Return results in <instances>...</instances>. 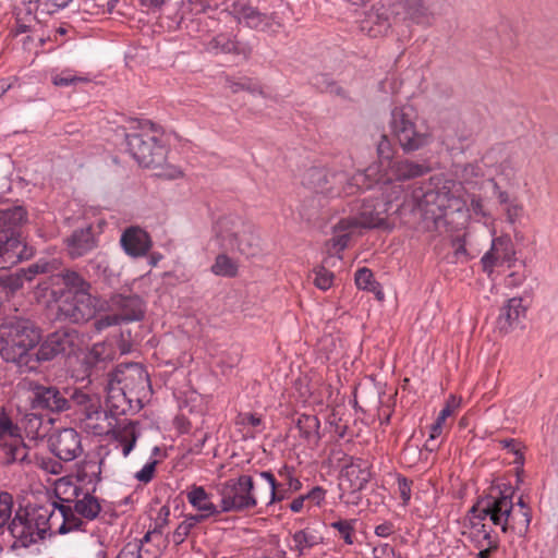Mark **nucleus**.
Here are the masks:
<instances>
[{"instance_id": "1", "label": "nucleus", "mask_w": 558, "mask_h": 558, "mask_svg": "<svg viewBox=\"0 0 558 558\" xmlns=\"http://www.w3.org/2000/svg\"><path fill=\"white\" fill-rule=\"evenodd\" d=\"M54 301H59V315L64 319L80 324L88 322L97 312L99 300L90 294V283L80 274L65 270L51 275L45 282Z\"/></svg>"}, {"instance_id": "2", "label": "nucleus", "mask_w": 558, "mask_h": 558, "mask_svg": "<svg viewBox=\"0 0 558 558\" xmlns=\"http://www.w3.org/2000/svg\"><path fill=\"white\" fill-rule=\"evenodd\" d=\"M512 508V499L508 496H487L480 499L463 519L462 536L474 547H484L487 541L494 537L484 520L489 517L493 524L500 526L502 532H507Z\"/></svg>"}, {"instance_id": "3", "label": "nucleus", "mask_w": 558, "mask_h": 558, "mask_svg": "<svg viewBox=\"0 0 558 558\" xmlns=\"http://www.w3.org/2000/svg\"><path fill=\"white\" fill-rule=\"evenodd\" d=\"M41 339L39 329L28 319L15 318L0 325V355L20 368H36L34 349Z\"/></svg>"}, {"instance_id": "4", "label": "nucleus", "mask_w": 558, "mask_h": 558, "mask_svg": "<svg viewBox=\"0 0 558 558\" xmlns=\"http://www.w3.org/2000/svg\"><path fill=\"white\" fill-rule=\"evenodd\" d=\"M374 174H376L375 167H368L347 178L345 173L339 169L314 166L303 172L301 184L315 194L335 198L353 195L372 187L368 179Z\"/></svg>"}, {"instance_id": "5", "label": "nucleus", "mask_w": 558, "mask_h": 558, "mask_svg": "<svg viewBox=\"0 0 558 558\" xmlns=\"http://www.w3.org/2000/svg\"><path fill=\"white\" fill-rule=\"evenodd\" d=\"M389 128L405 154L420 150L433 141L430 129L425 124H417V114L409 105L391 110Z\"/></svg>"}, {"instance_id": "6", "label": "nucleus", "mask_w": 558, "mask_h": 558, "mask_svg": "<svg viewBox=\"0 0 558 558\" xmlns=\"http://www.w3.org/2000/svg\"><path fill=\"white\" fill-rule=\"evenodd\" d=\"M215 232L226 250L236 251L247 257L256 256L260 252L259 235L240 216L227 215L219 218Z\"/></svg>"}, {"instance_id": "7", "label": "nucleus", "mask_w": 558, "mask_h": 558, "mask_svg": "<svg viewBox=\"0 0 558 558\" xmlns=\"http://www.w3.org/2000/svg\"><path fill=\"white\" fill-rule=\"evenodd\" d=\"M461 190L459 183L446 180L442 185L425 192L418 201V207L434 220L458 214L464 222L468 219V208L461 197Z\"/></svg>"}, {"instance_id": "8", "label": "nucleus", "mask_w": 558, "mask_h": 558, "mask_svg": "<svg viewBox=\"0 0 558 558\" xmlns=\"http://www.w3.org/2000/svg\"><path fill=\"white\" fill-rule=\"evenodd\" d=\"M83 489L77 486L71 477L64 476L56 481L54 495L57 501L53 502L57 511L51 512L48 522L51 527L54 521L61 520L58 526L60 534H65L72 531L83 529V520L71 512V505L80 497Z\"/></svg>"}, {"instance_id": "9", "label": "nucleus", "mask_w": 558, "mask_h": 558, "mask_svg": "<svg viewBox=\"0 0 558 558\" xmlns=\"http://www.w3.org/2000/svg\"><path fill=\"white\" fill-rule=\"evenodd\" d=\"M402 192L401 185L392 186V194L387 201H363L357 214L353 218L341 219L335 227V231H349L352 228H385L387 226L388 209L393 199Z\"/></svg>"}, {"instance_id": "10", "label": "nucleus", "mask_w": 558, "mask_h": 558, "mask_svg": "<svg viewBox=\"0 0 558 558\" xmlns=\"http://www.w3.org/2000/svg\"><path fill=\"white\" fill-rule=\"evenodd\" d=\"M217 492L221 497L223 512L243 511L254 508L258 502V492H254V482L248 475H241L219 484Z\"/></svg>"}, {"instance_id": "11", "label": "nucleus", "mask_w": 558, "mask_h": 558, "mask_svg": "<svg viewBox=\"0 0 558 558\" xmlns=\"http://www.w3.org/2000/svg\"><path fill=\"white\" fill-rule=\"evenodd\" d=\"M130 154L144 168H158L166 161L167 149L149 132L126 134Z\"/></svg>"}, {"instance_id": "12", "label": "nucleus", "mask_w": 558, "mask_h": 558, "mask_svg": "<svg viewBox=\"0 0 558 558\" xmlns=\"http://www.w3.org/2000/svg\"><path fill=\"white\" fill-rule=\"evenodd\" d=\"M118 386H121L132 400L141 403L148 398L151 391L150 380L145 368L138 363L120 365L112 378Z\"/></svg>"}, {"instance_id": "13", "label": "nucleus", "mask_w": 558, "mask_h": 558, "mask_svg": "<svg viewBox=\"0 0 558 558\" xmlns=\"http://www.w3.org/2000/svg\"><path fill=\"white\" fill-rule=\"evenodd\" d=\"M39 526L34 515L20 509L8 525L10 535L14 538L13 548L28 547L45 537L46 526Z\"/></svg>"}, {"instance_id": "14", "label": "nucleus", "mask_w": 558, "mask_h": 558, "mask_svg": "<svg viewBox=\"0 0 558 558\" xmlns=\"http://www.w3.org/2000/svg\"><path fill=\"white\" fill-rule=\"evenodd\" d=\"M376 168V174L372 175L368 180L372 185L374 183L385 185H395L393 181H408L415 178H420L425 175L430 171V168L425 163H418L416 161L410 159H399L389 163V173H378V168Z\"/></svg>"}, {"instance_id": "15", "label": "nucleus", "mask_w": 558, "mask_h": 558, "mask_svg": "<svg viewBox=\"0 0 558 558\" xmlns=\"http://www.w3.org/2000/svg\"><path fill=\"white\" fill-rule=\"evenodd\" d=\"M78 342V335L75 331L59 330L51 333L35 352L36 365L40 361H50L60 354L74 353Z\"/></svg>"}, {"instance_id": "16", "label": "nucleus", "mask_w": 558, "mask_h": 558, "mask_svg": "<svg viewBox=\"0 0 558 558\" xmlns=\"http://www.w3.org/2000/svg\"><path fill=\"white\" fill-rule=\"evenodd\" d=\"M29 391V401L33 409L47 410L53 413L70 409V400L66 398L68 392L60 391L57 387L31 383Z\"/></svg>"}, {"instance_id": "17", "label": "nucleus", "mask_w": 558, "mask_h": 558, "mask_svg": "<svg viewBox=\"0 0 558 558\" xmlns=\"http://www.w3.org/2000/svg\"><path fill=\"white\" fill-rule=\"evenodd\" d=\"M515 250L509 235L493 239L492 246L481 259L483 270L490 275L495 267L514 260Z\"/></svg>"}, {"instance_id": "18", "label": "nucleus", "mask_w": 558, "mask_h": 558, "mask_svg": "<svg viewBox=\"0 0 558 558\" xmlns=\"http://www.w3.org/2000/svg\"><path fill=\"white\" fill-rule=\"evenodd\" d=\"M109 308L123 323L141 320L145 315L144 301L135 294H113L109 300Z\"/></svg>"}, {"instance_id": "19", "label": "nucleus", "mask_w": 558, "mask_h": 558, "mask_svg": "<svg viewBox=\"0 0 558 558\" xmlns=\"http://www.w3.org/2000/svg\"><path fill=\"white\" fill-rule=\"evenodd\" d=\"M51 451L63 461H72L82 452L81 437L73 428H64L50 439Z\"/></svg>"}, {"instance_id": "20", "label": "nucleus", "mask_w": 558, "mask_h": 558, "mask_svg": "<svg viewBox=\"0 0 558 558\" xmlns=\"http://www.w3.org/2000/svg\"><path fill=\"white\" fill-rule=\"evenodd\" d=\"M369 478L371 471L368 462L362 459H351L342 470L340 486L343 489L355 493L363 489Z\"/></svg>"}, {"instance_id": "21", "label": "nucleus", "mask_w": 558, "mask_h": 558, "mask_svg": "<svg viewBox=\"0 0 558 558\" xmlns=\"http://www.w3.org/2000/svg\"><path fill=\"white\" fill-rule=\"evenodd\" d=\"M112 416H109L106 411L101 410L100 400L95 399L84 410V417L82 418L83 428L93 435L101 436L107 435L112 429Z\"/></svg>"}, {"instance_id": "22", "label": "nucleus", "mask_w": 558, "mask_h": 558, "mask_svg": "<svg viewBox=\"0 0 558 558\" xmlns=\"http://www.w3.org/2000/svg\"><path fill=\"white\" fill-rule=\"evenodd\" d=\"M124 252L134 258L145 256L151 248L153 241L149 234L140 227L126 228L120 239Z\"/></svg>"}, {"instance_id": "23", "label": "nucleus", "mask_w": 558, "mask_h": 558, "mask_svg": "<svg viewBox=\"0 0 558 558\" xmlns=\"http://www.w3.org/2000/svg\"><path fill=\"white\" fill-rule=\"evenodd\" d=\"M393 9L397 14L420 25L429 26L435 21V14L424 0H397Z\"/></svg>"}, {"instance_id": "24", "label": "nucleus", "mask_w": 558, "mask_h": 558, "mask_svg": "<svg viewBox=\"0 0 558 558\" xmlns=\"http://www.w3.org/2000/svg\"><path fill=\"white\" fill-rule=\"evenodd\" d=\"M526 308L521 298H512L501 307L497 319V328L500 333H509L517 328L525 317Z\"/></svg>"}, {"instance_id": "25", "label": "nucleus", "mask_w": 558, "mask_h": 558, "mask_svg": "<svg viewBox=\"0 0 558 558\" xmlns=\"http://www.w3.org/2000/svg\"><path fill=\"white\" fill-rule=\"evenodd\" d=\"M27 221L23 206H10L0 209V234L7 238H20V228Z\"/></svg>"}, {"instance_id": "26", "label": "nucleus", "mask_w": 558, "mask_h": 558, "mask_svg": "<svg viewBox=\"0 0 558 558\" xmlns=\"http://www.w3.org/2000/svg\"><path fill=\"white\" fill-rule=\"evenodd\" d=\"M66 250L72 258H78L96 246L90 226L75 230L65 241Z\"/></svg>"}, {"instance_id": "27", "label": "nucleus", "mask_w": 558, "mask_h": 558, "mask_svg": "<svg viewBox=\"0 0 558 558\" xmlns=\"http://www.w3.org/2000/svg\"><path fill=\"white\" fill-rule=\"evenodd\" d=\"M186 499L199 512L193 517H203V521L220 512L211 501L210 495L202 486H192L186 493Z\"/></svg>"}, {"instance_id": "28", "label": "nucleus", "mask_w": 558, "mask_h": 558, "mask_svg": "<svg viewBox=\"0 0 558 558\" xmlns=\"http://www.w3.org/2000/svg\"><path fill=\"white\" fill-rule=\"evenodd\" d=\"M101 511V506L97 497L89 492H82L80 497L71 505V512H75V515L81 520H94L98 517Z\"/></svg>"}, {"instance_id": "29", "label": "nucleus", "mask_w": 558, "mask_h": 558, "mask_svg": "<svg viewBox=\"0 0 558 558\" xmlns=\"http://www.w3.org/2000/svg\"><path fill=\"white\" fill-rule=\"evenodd\" d=\"M25 245L21 239L7 238L0 234V265H13L20 262L23 257Z\"/></svg>"}, {"instance_id": "30", "label": "nucleus", "mask_w": 558, "mask_h": 558, "mask_svg": "<svg viewBox=\"0 0 558 558\" xmlns=\"http://www.w3.org/2000/svg\"><path fill=\"white\" fill-rule=\"evenodd\" d=\"M133 402H135V400H132L131 396L126 393L121 386H118L113 379L109 381L107 388V403L111 410H114L118 414L125 413L132 408Z\"/></svg>"}, {"instance_id": "31", "label": "nucleus", "mask_w": 558, "mask_h": 558, "mask_svg": "<svg viewBox=\"0 0 558 558\" xmlns=\"http://www.w3.org/2000/svg\"><path fill=\"white\" fill-rule=\"evenodd\" d=\"M330 196L313 194L304 197L299 206V214L305 220L315 219L320 210L327 205Z\"/></svg>"}, {"instance_id": "32", "label": "nucleus", "mask_w": 558, "mask_h": 558, "mask_svg": "<svg viewBox=\"0 0 558 558\" xmlns=\"http://www.w3.org/2000/svg\"><path fill=\"white\" fill-rule=\"evenodd\" d=\"M262 485L258 488V501L267 506L282 500L283 496L277 494V483L270 472L260 473Z\"/></svg>"}, {"instance_id": "33", "label": "nucleus", "mask_w": 558, "mask_h": 558, "mask_svg": "<svg viewBox=\"0 0 558 558\" xmlns=\"http://www.w3.org/2000/svg\"><path fill=\"white\" fill-rule=\"evenodd\" d=\"M206 50L210 53H239L240 45L229 34H219L213 37L206 45Z\"/></svg>"}, {"instance_id": "34", "label": "nucleus", "mask_w": 558, "mask_h": 558, "mask_svg": "<svg viewBox=\"0 0 558 558\" xmlns=\"http://www.w3.org/2000/svg\"><path fill=\"white\" fill-rule=\"evenodd\" d=\"M498 177L508 186L518 189L521 183V175L518 163L510 157L504 159L498 167Z\"/></svg>"}, {"instance_id": "35", "label": "nucleus", "mask_w": 558, "mask_h": 558, "mask_svg": "<svg viewBox=\"0 0 558 558\" xmlns=\"http://www.w3.org/2000/svg\"><path fill=\"white\" fill-rule=\"evenodd\" d=\"M101 461L86 460L81 463L76 471L78 482L86 484H98L100 482Z\"/></svg>"}, {"instance_id": "36", "label": "nucleus", "mask_w": 558, "mask_h": 558, "mask_svg": "<svg viewBox=\"0 0 558 558\" xmlns=\"http://www.w3.org/2000/svg\"><path fill=\"white\" fill-rule=\"evenodd\" d=\"M137 423L129 422L123 425L116 434V438L122 446V453L128 457L138 438Z\"/></svg>"}, {"instance_id": "37", "label": "nucleus", "mask_w": 558, "mask_h": 558, "mask_svg": "<svg viewBox=\"0 0 558 558\" xmlns=\"http://www.w3.org/2000/svg\"><path fill=\"white\" fill-rule=\"evenodd\" d=\"M296 426L301 435L310 442L316 444L319 439V421L314 415L303 414L298 418Z\"/></svg>"}, {"instance_id": "38", "label": "nucleus", "mask_w": 558, "mask_h": 558, "mask_svg": "<svg viewBox=\"0 0 558 558\" xmlns=\"http://www.w3.org/2000/svg\"><path fill=\"white\" fill-rule=\"evenodd\" d=\"M293 549L302 556L306 549H310L322 542V538L312 530L304 529L293 534Z\"/></svg>"}, {"instance_id": "39", "label": "nucleus", "mask_w": 558, "mask_h": 558, "mask_svg": "<svg viewBox=\"0 0 558 558\" xmlns=\"http://www.w3.org/2000/svg\"><path fill=\"white\" fill-rule=\"evenodd\" d=\"M238 270V263L223 253L219 254L216 257L215 263L211 265V271L216 276L232 278L236 276Z\"/></svg>"}, {"instance_id": "40", "label": "nucleus", "mask_w": 558, "mask_h": 558, "mask_svg": "<svg viewBox=\"0 0 558 558\" xmlns=\"http://www.w3.org/2000/svg\"><path fill=\"white\" fill-rule=\"evenodd\" d=\"M355 283L359 289L374 292L379 301L384 300V292L379 289L377 282L374 280L373 272L369 269H359L355 274Z\"/></svg>"}, {"instance_id": "41", "label": "nucleus", "mask_w": 558, "mask_h": 558, "mask_svg": "<svg viewBox=\"0 0 558 558\" xmlns=\"http://www.w3.org/2000/svg\"><path fill=\"white\" fill-rule=\"evenodd\" d=\"M201 522H203V517H186L173 532L172 542L177 545L183 543L191 531Z\"/></svg>"}, {"instance_id": "42", "label": "nucleus", "mask_w": 558, "mask_h": 558, "mask_svg": "<svg viewBox=\"0 0 558 558\" xmlns=\"http://www.w3.org/2000/svg\"><path fill=\"white\" fill-rule=\"evenodd\" d=\"M151 533L147 532L142 539H134L131 543H137L141 558H159L161 550L158 546L150 543Z\"/></svg>"}, {"instance_id": "43", "label": "nucleus", "mask_w": 558, "mask_h": 558, "mask_svg": "<svg viewBox=\"0 0 558 558\" xmlns=\"http://www.w3.org/2000/svg\"><path fill=\"white\" fill-rule=\"evenodd\" d=\"M314 86L320 92L342 94L343 89L327 74H317L313 77Z\"/></svg>"}, {"instance_id": "44", "label": "nucleus", "mask_w": 558, "mask_h": 558, "mask_svg": "<svg viewBox=\"0 0 558 558\" xmlns=\"http://www.w3.org/2000/svg\"><path fill=\"white\" fill-rule=\"evenodd\" d=\"M33 463L49 474L58 475L62 473L63 470L62 464L58 460L50 457L35 456Z\"/></svg>"}, {"instance_id": "45", "label": "nucleus", "mask_w": 558, "mask_h": 558, "mask_svg": "<svg viewBox=\"0 0 558 558\" xmlns=\"http://www.w3.org/2000/svg\"><path fill=\"white\" fill-rule=\"evenodd\" d=\"M313 274L315 276L313 282L319 290L326 291L332 286L333 274L324 266L316 267Z\"/></svg>"}, {"instance_id": "46", "label": "nucleus", "mask_w": 558, "mask_h": 558, "mask_svg": "<svg viewBox=\"0 0 558 558\" xmlns=\"http://www.w3.org/2000/svg\"><path fill=\"white\" fill-rule=\"evenodd\" d=\"M25 429L32 438L43 437L45 435V430L43 428L41 416L35 413L27 414L25 416Z\"/></svg>"}, {"instance_id": "47", "label": "nucleus", "mask_w": 558, "mask_h": 558, "mask_svg": "<svg viewBox=\"0 0 558 558\" xmlns=\"http://www.w3.org/2000/svg\"><path fill=\"white\" fill-rule=\"evenodd\" d=\"M13 497L7 492L0 493V530L5 526L12 515Z\"/></svg>"}, {"instance_id": "48", "label": "nucleus", "mask_w": 558, "mask_h": 558, "mask_svg": "<svg viewBox=\"0 0 558 558\" xmlns=\"http://www.w3.org/2000/svg\"><path fill=\"white\" fill-rule=\"evenodd\" d=\"M354 520H339L330 524L349 545L353 544Z\"/></svg>"}, {"instance_id": "49", "label": "nucleus", "mask_w": 558, "mask_h": 558, "mask_svg": "<svg viewBox=\"0 0 558 558\" xmlns=\"http://www.w3.org/2000/svg\"><path fill=\"white\" fill-rule=\"evenodd\" d=\"M81 82H87V78L77 76L70 70H65L52 76V84L58 87L75 85Z\"/></svg>"}, {"instance_id": "50", "label": "nucleus", "mask_w": 558, "mask_h": 558, "mask_svg": "<svg viewBox=\"0 0 558 558\" xmlns=\"http://www.w3.org/2000/svg\"><path fill=\"white\" fill-rule=\"evenodd\" d=\"M506 220L510 225L520 222L524 215V207L517 199L504 208Z\"/></svg>"}, {"instance_id": "51", "label": "nucleus", "mask_w": 558, "mask_h": 558, "mask_svg": "<svg viewBox=\"0 0 558 558\" xmlns=\"http://www.w3.org/2000/svg\"><path fill=\"white\" fill-rule=\"evenodd\" d=\"M5 436L12 439L19 438V428L13 424L11 418L5 414H0V439L2 440Z\"/></svg>"}, {"instance_id": "52", "label": "nucleus", "mask_w": 558, "mask_h": 558, "mask_svg": "<svg viewBox=\"0 0 558 558\" xmlns=\"http://www.w3.org/2000/svg\"><path fill=\"white\" fill-rule=\"evenodd\" d=\"M377 155L380 161L387 160L390 162L393 156V146L386 134L380 135V140L377 143Z\"/></svg>"}, {"instance_id": "53", "label": "nucleus", "mask_w": 558, "mask_h": 558, "mask_svg": "<svg viewBox=\"0 0 558 558\" xmlns=\"http://www.w3.org/2000/svg\"><path fill=\"white\" fill-rule=\"evenodd\" d=\"M123 323L121 318L114 312L112 314H108L97 318L94 322V327L97 331H102L109 327L117 326Z\"/></svg>"}, {"instance_id": "54", "label": "nucleus", "mask_w": 558, "mask_h": 558, "mask_svg": "<svg viewBox=\"0 0 558 558\" xmlns=\"http://www.w3.org/2000/svg\"><path fill=\"white\" fill-rule=\"evenodd\" d=\"M89 359L94 362L112 360L111 351L105 343H97L93 347Z\"/></svg>"}, {"instance_id": "55", "label": "nucleus", "mask_w": 558, "mask_h": 558, "mask_svg": "<svg viewBox=\"0 0 558 558\" xmlns=\"http://www.w3.org/2000/svg\"><path fill=\"white\" fill-rule=\"evenodd\" d=\"M242 16L251 27H257L264 21L262 14L252 7H246L242 10Z\"/></svg>"}, {"instance_id": "56", "label": "nucleus", "mask_w": 558, "mask_h": 558, "mask_svg": "<svg viewBox=\"0 0 558 558\" xmlns=\"http://www.w3.org/2000/svg\"><path fill=\"white\" fill-rule=\"evenodd\" d=\"M459 405L460 399H458L456 396H450L446 402V405L440 411L437 421L444 424L446 418L449 417L454 412V410L459 408Z\"/></svg>"}, {"instance_id": "57", "label": "nucleus", "mask_w": 558, "mask_h": 558, "mask_svg": "<svg viewBox=\"0 0 558 558\" xmlns=\"http://www.w3.org/2000/svg\"><path fill=\"white\" fill-rule=\"evenodd\" d=\"M375 558H397L393 548L388 544H379L373 548Z\"/></svg>"}, {"instance_id": "58", "label": "nucleus", "mask_w": 558, "mask_h": 558, "mask_svg": "<svg viewBox=\"0 0 558 558\" xmlns=\"http://www.w3.org/2000/svg\"><path fill=\"white\" fill-rule=\"evenodd\" d=\"M138 550H140V548L137 547V543L129 542L120 550L117 558H141Z\"/></svg>"}, {"instance_id": "59", "label": "nucleus", "mask_w": 558, "mask_h": 558, "mask_svg": "<svg viewBox=\"0 0 558 558\" xmlns=\"http://www.w3.org/2000/svg\"><path fill=\"white\" fill-rule=\"evenodd\" d=\"M454 247L453 255L456 257V262H466L468 260V251L465 248V243L461 239H456L452 243Z\"/></svg>"}, {"instance_id": "60", "label": "nucleus", "mask_w": 558, "mask_h": 558, "mask_svg": "<svg viewBox=\"0 0 558 558\" xmlns=\"http://www.w3.org/2000/svg\"><path fill=\"white\" fill-rule=\"evenodd\" d=\"M500 444L515 454V463L523 462V454L521 452L519 444L514 439H504Z\"/></svg>"}, {"instance_id": "61", "label": "nucleus", "mask_w": 558, "mask_h": 558, "mask_svg": "<svg viewBox=\"0 0 558 558\" xmlns=\"http://www.w3.org/2000/svg\"><path fill=\"white\" fill-rule=\"evenodd\" d=\"M155 465L156 462L147 463L136 473L135 477L141 482L148 483L154 476Z\"/></svg>"}, {"instance_id": "62", "label": "nucleus", "mask_w": 558, "mask_h": 558, "mask_svg": "<svg viewBox=\"0 0 558 558\" xmlns=\"http://www.w3.org/2000/svg\"><path fill=\"white\" fill-rule=\"evenodd\" d=\"M72 400L78 404V405H83L84 407V410L90 405V402H93L95 399H98L97 397H90L80 390H75L72 396H71Z\"/></svg>"}, {"instance_id": "63", "label": "nucleus", "mask_w": 558, "mask_h": 558, "mask_svg": "<svg viewBox=\"0 0 558 558\" xmlns=\"http://www.w3.org/2000/svg\"><path fill=\"white\" fill-rule=\"evenodd\" d=\"M480 549L477 553L478 558H489L490 554L498 548V542L495 537L487 541L484 547H476Z\"/></svg>"}, {"instance_id": "64", "label": "nucleus", "mask_w": 558, "mask_h": 558, "mask_svg": "<svg viewBox=\"0 0 558 558\" xmlns=\"http://www.w3.org/2000/svg\"><path fill=\"white\" fill-rule=\"evenodd\" d=\"M398 487L400 497L402 498L403 502L407 504L411 498V487L410 483L407 478L401 477L398 480Z\"/></svg>"}]
</instances>
